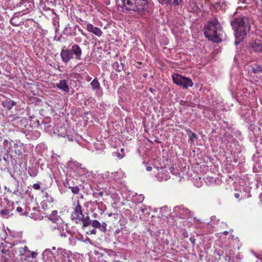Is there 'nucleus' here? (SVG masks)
<instances>
[{
	"mask_svg": "<svg viewBox=\"0 0 262 262\" xmlns=\"http://www.w3.org/2000/svg\"><path fill=\"white\" fill-rule=\"evenodd\" d=\"M235 37V44L242 42L251 30L249 18L246 16L236 17L231 21Z\"/></svg>",
	"mask_w": 262,
	"mask_h": 262,
	"instance_id": "obj_1",
	"label": "nucleus"
},
{
	"mask_svg": "<svg viewBox=\"0 0 262 262\" xmlns=\"http://www.w3.org/2000/svg\"><path fill=\"white\" fill-rule=\"evenodd\" d=\"M221 31H222V28L216 18L209 21L204 28V33L205 37L208 40L214 42H220L222 41L220 37Z\"/></svg>",
	"mask_w": 262,
	"mask_h": 262,
	"instance_id": "obj_2",
	"label": "nucleus"
},
{
	"mask_svg": "<svg viewBox=\"0 0 262 262\" xmlns=\"http://www.w3.org/2000/svg\"><path fill=\"white\" fill-rule=\"evenodd\" d=\"M123 4L126 10L135 11L141 15L148 8V0H123Z\"/></svg>",
	"mask_w": 262,
	"mask_h": 262,
	"instance_id": "obj_3",
	"label": "nucleus"
},
{
	"mask_svg": "<svg viewBox=\"0 0 262 262\" xmlns=\"http://www.w3.org/2000/svg\"><path fill=\"white\" fill-rule=\"evenodd\" d=\"M72 219L75 220L76 223L81 222L84 227L89 226L91 223L94 228H98L101 231L105 232L106 230V224L105 223L103 222L101 224L97 220H93L91 223L88 214H72Z\"/></svg>",
	"mask_w": 262,
	"mask_h": 262,
	"instance_id": "obj_4",
	"label": "nucleus"
},
{
	"mask_svg": "<svg viewBox=\"0 0 262 262\" xmlns=\"http://www.w3.org/2000/svg\"><path fill=\"white\" fill-rule=\"evenodd\" d=\"M82 53L81 48L78 45L74 44L70 49H62L60 52V57L62 61L67 63L73 58L77 60L80 59Z\"/></svg>",
	"mask_w": 262,
	"mask_h": 262,
	"instance_id": "obj_5",
	"label": "nucleus"
},
{
	"mask_svg": "<svg viewBox=\"0 0 262 262\" xmlns=\"http://www.w3.org/2000/svg\"><path fill=\"white\" fill-rule=\"evenodd\" d=\"M172 77L173 81L175 84L181 86L184 89H187L188 87H192L193 85L191 79L184 77L180 74H173Z\"/></svg>",
	"mask_w": 262,
	"mask_h": 262,
	"instance_id": "obj_6",
	"label": "nucleus"
},
{
	"mask_svg": "<svg viewBox=\"0 0 262 262\" xmlns=\"http://www.w3.org/2000/svg\"><path fill=\"white\" fill-rule=\"evenodd\" d=\"M72 253L70 251H68L62 248H58L57 250V255L55 256V260L56 262H65L71 256Z\"/></svg>",
	"mask_w": 262,
	"mask_h": 262,
	"instance_id": "obj_7",
	"label": "nucleus"
},
{
	"mask_svg": "<svg viewBox=\"0 0 262 262\" xmlns=\"http://www.w3.org/2000/svg\"><path fill=\"white\" fill-rule=\"evenodd\" d=\"M85 23L86 26V30L89 32L93 33L98 37H100L102 35V31L99 28L95 27L91 24H88L86 22Z\"/></svg>",
	"mask_w": 262,
	"mask_h": 262,
	"instance_id": "obj_8",
	"label": "nucleus"
},
{
	"mask_svg": "<svg viewBox=\"0 0 262 262\" xmlns=\"http://www.w3.org/2000/svg\"><path fill=\"white\" fill-rule=\"evenodd\" d=\"M56 86L65 92L69 91V86L66 80H61L59 82L56 84Z\"/></svg>",
	"mask_w": 262,
	"mask_h": 262,
	"instance_id": "obj_9",
	"label": "nucleus"
},
{
	"mask_svg": "<svg viewBox=\"0 0 262 262\" xmlns=\"http://www.w3.org/2000/svg\"><path fill=\"white\" fill-rule=\"evenodd\" d=\"M46 218H47L49 220L52 222L58 224L62 221L61 218L57 215V214H47L46 216Z\"/></svg>",
	"mask_w": 262,
	"mask_h": 262,
	"instance_id": "obj_10",
	"label": "nucleus"
},
{
	"mask_svg": "<svg viewBox=\"0 0 262 262\" xmlns=\"http://www.w3.org/2000/svg\"><path fill=\"white\" fill-rule=\"evenodd\" d=\"M252 49L256 52H262V44L259 40H255L250 43Z\"/></svg>",
	"mask_w": 262,
	"mask_h": 262,
	"instance_id": "obj_11",
	"label": "nucleus"
},
{
	"mask_svg": "<svg viewBox=\"0 0 262 262\" xmlns=\"http://www.w3.org/2000/svg\"><path fill=\"white\" fill-rule=\"evenodd\" d=\"M54 256V254L52 253L50 249L45 250L42 253V258L45 260H48L52 258Z\"/></svg>",
	"mask_w": 262,
	"mask_h": 262,
	"instance_id": "obj_12",
	"label": "nucleus"
},
{
	"mask_svg": "<svg viewBox=\"0 0 262 262\" xmlns=\"http://www.w3.org/2000/svg\"><path fill=\"white\" fill-rule=\"evenodd\" d=\"M16 104V103L12 100H6L2 103L3 106L8 110H10Z\"/></svg>",
	"mask_w": 262,
	"mask_h": 262,
	"instance_id": "obj_13",
	"label": "nucleus"
},
{
	"mask_svg": "<svg viewBox=\"0 0 262 262\" xmlns=\"http://www.w3.org/2000/svg\"><path fill=\"white\" fill-rule=\"evenodd\" d=\"M251 67L253 73L255 74L262 73V66L257 64H253Z\"/></svg>",
	"mask_w": 262,
	"mask_h": 262,
	"instance_id": "obj_14",
	"label": "nucleus"
},
{
	"mask_svg": "<svg viewBox=\"0 0 262 262\" xmlns=\"http://www.w3.org/2000/svg\"><path fill=\"white\" fill-rule=\"evenodd\" d=\"M174 213H189V210L183 206H177L173 209Z\"/></svg>",
	"mask_w": 262,
	"mask_h": 262,
	"instance_id": "obj_15",
	"label": "nucleus"
},
{
	"mask_svg": "<svg viewBox=\"0 0 262 262\" xmlns=\"http://www.w3.org/2000/svg\"><path fill=\"white\" fill-rule=\"evenodd\" d=\"M24 214L26 215V214ZM26 215H29L28 216L34 221H40L43 218L40 214H26Z\"/></svg>",
	"mask_w": 262,
	"mask_h": 262,
	"instance_id": "obj_16",
	"label": "nucleus"
},
{
	"mask_svg": "<svg viewBox=\"0 0 262 262\" xmlns=\"http://www.w3.org/2000/svg\"><path fill=\"white\" fill-rule=\"evenodd\" d=\"M71 29L70 25L67 24L63 30L64 34L68 36H73L75 35V32H71L69 30Z\"/></svg>",
	"mask_w": 262,
	"mask_h": 262,
	"instance_id": "obj_17",
	"label": "nucleus"
},
{
	"mask_svg": "<svg viewBox=\"0 0 262 262\" xmlns=\"http://www.w3.org/2000/svg\"><path fill=\"white\" fill-rule=\"evenodd\" d=\"M2 253L4 254V257L6 259L13 260L14 256H11L10 250H2Z\"/></svg>",
	"mask_w": 262,
	"mask_h": 262,
	"instance_id": "obj_18",
	"label": "nucleus"
},
{
	"mask_svg": "<svg viewBox=\"0 0 262 262\" xmlns=\"http://www.w3.org/2000/svg\"><path fill=\"white\" fill-rule=\"evenodd\" d=\"M73 205L74 207V213H82L83 210L82 209V207L79 204V201H77L76 203H74Z\"/></svg>",
	"mask_w": 262,
	"mask_h": 262,
	"instance_id": "obj_19",
	"label": "nucleus"
},
{
	"mask_svg": "<svg viewBox=\"0 0 262 262\" xmlns=\"http://www.w3.org/2000/svg\"><path fill=\"white\" fill-rule=\"evenodd\" d=\"M91 85L93 90L98 89L100 88V83L96 78L91 82Z\"/></svg>",
	"mask_w": 262,
	"mask_h": 262,
	"instance_id": "obj_20",
	"label": "nucleus"
},
{
	"mask_svg": "<svg viewBox=\"0 0 262 262\" xmlns=\"http://www.w3.org/2000/svg\"><path fill=\"white\" fill-rule=\"evenodd\" d=\"M158 211H159L161 213H165L169 211L170 209L167 206H165L160 208L159 209L157 208L155 210V212H157Z\"/></svg>",
	"mask_w": 262,
	"mask_h": 262,
	"instance_id": "obj_21",
	"label": "nucleus"
},
{
	"mask_svg": "<svg viewBox=\"0 0 262 262\" xmlns=\"http://www.w3.org/2000/svg\"><path fill=\"white\" fill-rule=\"evenodd\" d=\"M25 251L23 250V247H19L15 249V253L17 254L18 255H25Z\"/></svg>",
	"mask_w": 262,
	"mask_h": 262,
	"instance_id": "obj_22",
	"label": "nucleus"
},
{
	"mask_svg": "<svg viewBox=\"0 0 262 262\" xmlns=\"http://www.w3.org/2000/svg\"><path fill=\"white\" fill-rule=\"evenodd\" d=\"M69 188L71 189L72 192L74 194H78L79 193V188L78 186H69Z\"/></svg>",
	"mask_w": 262,
	"mask_h": 262,
	"instance_id": "obj_23",
	"label": "nucleus"
},
{
	"mask_svg": "<svg viewBox=\"0 0 262 262\" xmlns=\"http://www.w3.org/2000/svg\"><path fill=\"white\" fill-rule=\"evenodd\" d=\"M182 1L183 0H172L171 2L170 3V5L174 6H178L182 3Z\"/></svg>",
	"mask_w": 262,
	"mask_h": 262,
	"instance_id": "obj_24",
	"label": "nucleus"
},
{
	"mask_svg": "<svg viewBox=\"0 0 262 262\" xmlns=\"http://www.w3.org/2000/svg\"><path fill=\"white\" fill-rule=\"evenodd\" d=\"M172 0H158V2L162 5H170Z\"/></svg>",
	"mask_w": 262,
	"mask_h": 262,
	"instance_id": "obj_25",
	"label": "nucleus"
},
{
	"mask_svg": "<svg viewBox=\"0 0 262 262\" xmlns=\"http://www.w3.org/2000/svg\"><path fill=\"white\" fill-rule=\"evenodd\" d=\"M23 248V250L25 251V255L27 256H30V253L31 251L28 249V247L25 246Z\"/></svg>",
	"mask_w": 262,
	"mask_h": 262,
	"instance_id": "obj_26",
	"label": "nucleus"
},
{
	"mask_svg": "<svg viewBox=\"0 0 262 262\" xmlns=\"http://www.w3.org/2000/svg\"><path fill=\"white\" fill-rule=\"evenodd\" d=\"M189 132H190V134L189 135V140H191V141H193V139L194 138H195L196 137V134L194 133H192L191 132L190 130Z\"/></svg>",
	"mask_w": 262,
	"mask_h": 262,
	"instance_id": "obj_27",
	"label": "nucleus"
},
{
	"mask_svg": "<svg viewBox=\"0 0 262 262\" xmlns=\"http://www.w3.org/2000/svg\"><path fill=\"white\" fill-rule=\"evenodd\" d=\"M33 188L35 190H39L40 189V186L38 183H35L33 185Z\"/></svg>",
	"mask_w": 262,
	"mask_h": 262,
	"instance_id": "obj_28",
	"label": "nucleus"
},
{
	"mask_svg": "<svg viewBox=\"0 0 262 262\" xmlns=\"http://www.w3.org/2000/svg\"><path fill=\"white\" fill-rule=\"evenodd\" d=\"M76 28H78V31L83 35H85V34L83 32V31L80 29L79 26L78 25H76L74 28V30H75Z\"/></svg>",
	"mask_w": 262,
	"mask_h": 262,
	"instance_id": "obj_29",
	"label": "nucleus"
},
{
	"mask_svg": "<svg viewBox=\"0 0 262 262\" xmlns=\"http://www.w3.org/2000/svg\"><path fill=\"white\" fill-rule=\"evenodd\" d=\"M30 254V256H31V257L33 258H35L37 255V253L34 251L31 252Z\"/></svg>",
	"mask_w": 262,
	"mask_h": 262,
	"instance_id": "obj_30",
	"label": "nucleus"
},
{
	"mask_svg": "<svg viewBox=\"0 0 262 262\" xmlns=\"http://www.w3.org/2000/svg\"><path fill=\"white\" fill-rule=\"evenodd\" d=\"M139 209L140 210H138V211H141L142 212H144V211H147V209L146 208L144 207V206H141V207H139Z\"/></svg>",
	"mask_w": 262,
	"mask_h": 262,
	"instance_id": "obj_31",
	"label": "nucleus"
},
{
	"mask_svg": "<svg viewBox=\"0 0 262 262\" xmlns=\"http://www.w3.org/2000/svg\"><path fill=\"white\" fill-rule=\"evenodd\" d=\"M190 241L191 242V243L192 244V245H194L195 244V239L194 237L191 236L190 238Z\"/></svg>",
	"mask_w": 262,
	"mask_h": 262,
	"instance_id": "obj_32",
	"label": "nucleus"
},
{
	"mask_svg": "<svg viewBox=\"0 0 262 262\" xmlns=\"http://www.w3.org/2000/svg\"><path fill=\"white\" fill-rule=\"evenodd\" d=\"M89 232H90V234H96V232H97V231H96V229H92V230H90V231H89Z\"/></svg>",
	"mask_w": 262,
	"mask_h": 262,
	"instance_id": "obj_33",
	"label": "nucleus"
},
{
	"mask_svg": "<svg viewBox=\"0 0 262 262\" xmlns=\"http://www.w3.org/2000/svg\"><path fill=\"white\" fill-rule=\"evenodd\" d=\"M124 154H120L119 152L117 153V157L120 158V159H122L124 157Z\"/></svg>",
	"mask_w": 262,
	"mask_h": 262,
	"instance_id": "obj_34",
	"label": "nucleus"
},
{
	"mask_svg": "<svg viewBox=\"0 0 262 262\" xmlns=\"http://www.w3.org/2000/svg\"><path fill=\"white\" fill-rule=\"evenodd\" d=\"M234 196L236 198V199H239L240 198V196H241V194L239 193H235L234 194Z\"/></svg>",
	"mask_w": 262,
	"mask_h": 262,
	"instance_id": "obj_35",
	"label": "nucleus"
},
{
	"mask_svg": "<svg viewBox=\"0 0 262 262\" xmlns=\"http://www.w3.org/2000/svg\"><path fill=\"white\" fill-rule=\"evenodd\" d=\"M16 211L19 212H21L23 211V208L20 207H16Z\"/></svg>",
	"mask_w": 262,
	"mask_h": 262,
	"instance_id": "obj_36",
	"label": "nucleus"
},
{
	"mask_svg": "<svg viewBox=\"0 0 262 262\" xmlns=\"http://www.w3.org/2000/svg\"><path fill=\"white\" fill-rule=\"evenodd\" d=\"M9 211H10V210H3L1 213H8Z\"/></svg>",
	"mask_w": 262,
	"mask_h": 262,
	"instance_id": "obj_37",
	"label": "nucleus"
},
{
	"mask_svg": "<svg viewBox=\"0 0 262 262\" xmlns=\"http://www.w3.org/2000/svg\"><path fill=\"white\" fill-rule=\"evenodd\" d=\"M146 169L148 171H151L152 169V167L150 166L147 167Z\"/></svg>",
	"mask_w": 262,
	"mask_h": 262,
	"instance_id": "obj_38",
	"label": "nucleus"
},
{
	"mask_svg": "<svg viewBox=\"0 0 262 262\" xmlns=\"http://www.w3.org/2000/svg\"><path fill=\"white\" fill-rule=\"evenodd\" d=\"M98 194L100 196H102L103 194V192L102 191H100L98 193Z\"/></svg>",
	"mask_w": 262,
	"mask_h": 262,
	"instance_id": "obj_39",
	"label": "nucleus"
},
{
	"mask_svg": "<svg viewBox=\"0 0 262 262\" xmlns=\"http://www.w3.org/2000/svg\"><path fill=\"white\" fill-rule=\"evenodd\" d=\"M229 232L227 231H225L223 232V234L225 235H227L228 234Z\"/></svg>",
	"mask_w": 262,
	"mask_h": 262,
	"instance_id": "obj_40",
	"label": "nucleus"
},
{
	"mask_svg": "<svg viewBox=\"0 0 262 262\" xmlns=\"http://www.w3.org/2000/svg\"><path fill=\"white\" fill-rule=\"evenodd\" d=\"M118 65H119V64H118V62H115V63H114V65H113L114 68H115L116 66H118Z\"/></svg>",
	"mask_w": 262,
	"mask_h": 262,
	"instance_id": "obj_41",
	"label": "nucleus"
},
{
	"mask_svg": "<svg viewBox=\"0 0 262 262\" xmlns=\"http://www.w3.org/2000/svg\"><path fill=\"white\" fill-rule=\"evenodd\" d=\"M184 237H187L188 236V234L186 233H184Z\"/></svg>",
	"mask_w": 262,
	"mask_h": 262,
	"instance_id": "obj_42",
	"label": "nucleus"
},
{
	"mask_svg": "<svg viewBox=\"0 0 262 262\" xmlns=\"http://www.w3.org/2000/svg\"><path fill=\"white\" fill-rule=\"evenodd\" d=\"M81 65H82V62H81V63H79V64L77 66V67H79L80 66H81Z\"/></svg>",
	"mask_w": 262,
	"mask_h": 262,
	"instance_id": "obj_43",
	"label": "nucleus"
},
{
	"mask_svg": "<svg viewBox=\"0 0 262 262\" xmlns=\"http://www.w3.org/2000/svg\"><path fill=\"white\" fill-rule=\"evenodd\" d=\"M52 213H57V210H54L52 212Z\"/></svg>",
	"mask_w": 262,
	"mask_h": 262,
	"instance_id": "obj_44",
	"label": "nucleus"
},
{
	"mask_svg": "<svg viewBox=\"0 0 262 262\" xmlns=\"http://www.w3.org/2000/svg\"><path fill=\"white\" fill-rule=\"evenodd\" d=\"M121 151L122 152V154H124V149L123 148H121Z\"/></svg>",
	"mask_w": 262,
	"mask_h": 262,
	"instance_id": "obj_45",
	"label": "nucleus"
},
{
	"mask_svg": "<svg viewBox=\"0 0 262 262\" xmlns=\"http://www.w3.org/2000/svg\"><path fill=\"white\" fill-rule=\"evenodd\" d=\"M13 193H14V194H16V190H15V191L13 192Z\"/></svg>",
	"mask_w": 262,
	"mask_h": 262,
	"instance_id": "obj_46",
	"label": "nucleus"
},
{
	"mask_svg": "<svg viewBox=\"0 0 262 262\" xmlns=\"http://www.w3.org/2000/svg\"><path fill=\"white\" fill-rule=\"evenodd\" d=\"M52 249H53V250H55V247H52Z\"/></svg>",
	"mask_w": 262,
	"mask_h": 262,
	"instance_id": "obj_47",
	"label": "nucleus"
},
{
	"mask_svg": "<svg viewBox=\"0 0 262 262\" xmlns=\"http://www.w3.org/2000/svg\"><path fill=\"white\" fill-rule=\"evenodd\" d=\"M112 215V214H109V216H111Z\"/></svg>",
	"mask_w": 262,
	"mask_h": 262,
	"instance_id": "obj_48",
	"label": "nucleus"
},
{
	"mask_svg": "<svg viewBox=\"0 0 262 262\" xmlns=\"http://www.w3.org/2000/svg\"><path fill=\"white\" fill-rule=\"evenodd\" d=\"M260 1H261V3H262V0H260Z\"/></svg>",
	"mask_w": 262,
	"mask_h": 262,
	"instance_id": "obj_49",
	"label": "nucleus"
}]
</instances>
